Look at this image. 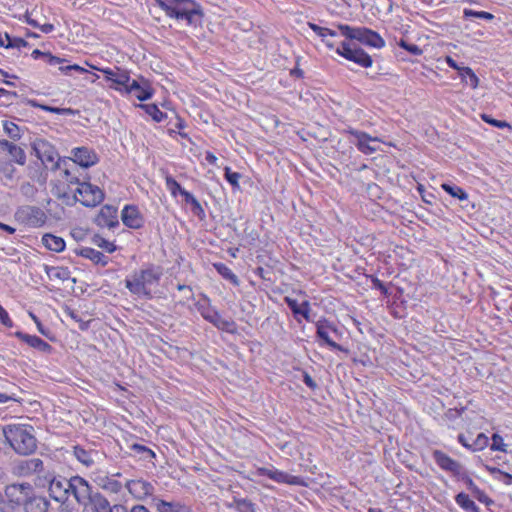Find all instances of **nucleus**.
Instances as JSON below:
<instances>
[{
    "instance_id": "obj_1",
    "label": "nucleus",
    "mask_w": 512,
    "mask_h": 512,
    "mask_svg": "<svg viewBox=\"0 0 512 512\" xmlns=\"http://www.w3.org/2000/svg\"><path fill=\"white\" fill-rule=\"evenodd\" d=\"M5 442L22 456L33 454L37 450V439L34 428L26 424H8L2 426Z\"/></svg>"
},
{
    "instance_id": "obj_2",
    "label": "nucleus",
    "mask_w": 512,
    "mask_h": 512,
    "mask_svg": "<svg viewBox=\"0 0 512 512\" xmlns=\"http://www.w3.org/2000/svg\"><path fill=\"white\" fill-rule=\"evenodd\" d=\"M162 276V269L153 264L147 265L138 271H134L125 279V287L134 295L152 298V287L159 284Z\"/></svg>"
},
{
    "instance_id": "obj_3",
    "label": "nucleus",
    "mask_w": 512,
    "mask_h": 512,
    "mask_svg": "<svg viewBox=\"0 0 512 512\" xmlns=\"http://www.w3.org/2000/svg\"><path fill=\"white\" fill-rule=\"evenodd\" d=\"M166 15L177 20H185L187 24L197 26L201 23L202 11L192 0H155Z\"/></svg>"
},
{
    "instance_id": "obj_4",
    "label": "nucleus",
    "mask_w": 512,
    "mask_h": 512,
    "mask_svg": "<svg viewBox=\"0 0 512 512\" xmlns=\"http://www.w3.org/2000/svg\"><path fill=\"white\" fill-rule=\"evenodd\" d=\"M14 217L20 224L29 228H40L43 227L48 217L45 211L33 205H23L17 208Z\"/></svg>"
},
{
    "instance_id": "obj_5",
    "label": "nucleus",
    "mask_w": 512,
    "mask_h": 512,
    "mask_svg": "<svg viewBox=\"0 0 512 512\" xmlns=\"http://www.w3.org/2000/svg\"><path fill=\"white\" fill-rule=\"evenodd\" d=\"M330 334H333L336 338H340L341 332L337 326L326 318H321L316 322V339L319 344L326 345L333 350L345 351V349L339 345Z\"/></svg>"
},
{
    "instance_id": "obj_6",
    "label": "nucleus",
    "mask_w": 512,
    "mask_h": 512,
    "mask_svg": "<svg viewBox=\"0 0 512 512\" xmlns=\"http://www.w3.org/2000/svg\"><path fill=\"white\" fill-rule=\"evenodd\" d=\"M335 52L363 68H369L373 64L372 57L366 51L346 41H342L340 45L336 47Z\"/></svg>"
},
{
    "instance_id": "obj_7",
    "label": "nucleus",
    "mask_w": 512,
    "mask_h": 512,
    "mask_svg": "<svg viewBox=\"0 0 512 512\" xmlns=\"http://www.w3.org/2000/svg\"><path fill=\"white\" fill-rule=\"evenodd\" d=\"M11 471L18 477H30L32 475H45L44 463L40 458H28L14 460Z\"/></svg>"
},
{
    "instance_id": "obj_8",
    "label": "nucleus",
    "mask_w": 512,
    "mask_h": 512,
    "mask_svg": "<svg viewBox=\"0 0 512 512\" xmlns=\"http://www.w3.org/2000/svg\"><path fill=\"white\" fill-rule=\"evenodd\" d=\"M36 156L41 160V162L48 166L51 164L52 170H57L61 168V160L60 158L56 160L58 157V153L55 147L44 139H37L32 146Z\"/></svg>"
},
{
    "instance_id": "obj_9",
    "label": "nucleus",
    "mask_w": 512,
    "mask_h": 512,
    "mask_svg": "<svg viewBox=\"0 0 512 512\" xmlns=\"http://www.w3.org/2000/svg\"><path fill=\"white\" fill-rule=\"evenodd\" d=\"M76 193H78L79 202L86 207L97 206L105 197L104 192L98 186L86 181L76 188Z\"/></svg>"
},
{
    "instance_id": "obj_10",
    "label": "nucleus",
    "mask_w": 512,
    "mask_h": 512,
    "mask_svg": "<svg viewBox=\"0 0 512 512\" xmlns=\"http://www.w3.org/2000/svg\"><path fill=\"white\" fill-rule=\"evenodd\" d=\"M34 488L30 483H14L5 487V497L13 506H23L30 499Z\"/></svg>"
},
{
    "instance_id": "obj_11",
    "label": "nucleus",
    "mask_w": 512,
    "mask_h": 512,
    "mask_svg": "<svg viewBox=\"0 0 512 512\" xmlns=\"http://www.w3.org/2000/svg\"><path fill=\"white\" fill-rule=\"evenodd\" d=\"M346 133L353 137V139H350V142L363 154L370 155L377 151V148L371 144L372 142H377V138L353 128H348Z\"/></svg>"
},
{
    "instance_id": "obj_12",
    "label": "nucleus",
    "mask_w": 512,
    "mask_h": 512,
    "mask_svg": "<svg viewBox=\"0 0 512 512\" xmlns=\"http://www.w3.org/2000/svg\"><path fill=\"white\" fill-rule=\"evenodd\" d=\"M71 155L72 157H69V160H72L82 168L92 167L99 162L97 153L92 148L86 146L73 148Z\"/></svg>"
},
{
    "instance_id": "obj_13",
    "label": "nucleus",
    "mask_w": 512,
    "mask_h": 512,
    "mask_svg": "<svg viewBox=\"0 0 512 512\" xmlns=\"http://www.w3.org/2000/svg\"><path fill=\"white\" fill-rule=\"evenodd\" d=\"M49 483V494L57 502L65 503L68 500L67 482L68 479L61 476L44 475Z\"/></svg>"
},
{
    "instance_id": "obj_14",
    "label": "nucleus",
    "mask_w": 512,
    "mask_h": 512,
    "mask_svg": "<svg viewBox=\"0 0 512 512\" xmlns=\"http://www.w3.org/2000/svg\"><path fill=\"white\" fill-rule=\"evenodd\" d=\"M432 458L440 469L449 472L453 477H456L464 468L460 462L454 460L441 450H434Z\"/></svg>"
},
{
    "instance_id": "obj_15",
    "label": "nucleus",
    "mask_w": 512,
    "mask_h": 512,
    "mask_svg": "<svg viewBox=\"0 0 512 512\" xmlns=\"http://www.w3.org/2000/svg\"><path fill=\"white\" fill-rule=\"evenodd\" d=\"M76 488L75 501L78 505L84 506L87 502L98 492L94 487L83 477L76 475Z\"/></svg>"
},
{
    "instance_id": "obj_16",
    "label": "nucleus",
    "mask_w": 512,
    "mask_h": 512,
    "mask_svg": "<svg viewBox=\"0 0 512 512\" xmlns=\"http://www.w3.org/2000/svg\"><path fill=\"white\" fill-rule=\"evenodd\" d=\"M356 41L377 49L385 46V40L380 36V34L367 27H358Z\"/></svg>"
},
{
    "instance_id": "obj_17",
    "label": "nucleus",
    "mask_w": 512,
    "mask_h": 512,
    "mask_svg": "<svg viewBox=\"0 0 512 512\" xmlns=\"http://www.w3.org/2000/svg\"><path fill=\"white\" fill-rule=\"evenodd\" d=\"M95 223L100 227L113 229L119 226L117 208L113 205H104L95 219Z\"/></svg>"
},
{
    "instance_id": "obj_18",
    "label": "nucleus",
    "mask_w": 512,
    "mask_h": 512,
    "mask_svg": "<svg viewBox=\"0 0 512 512\" xmlns=\"http://www.w3.org/2000/svg\"><path fill=\"white\" fill-rule=\"evenodd\" d=\"M126 488L129 493L137 499H144L147 496L152 495L154 492V486L143 479L127 481Z\"/></svg>"
},
{
    "instance_id": "obj_19",
    "label": "nucleus",
    "mask_w": 512,
    "mask_h": 512,
    "mask_svg": "<svg viewBox=\"0 0 512 512\" xmlns=\"http://www.w3.org/2000/svg\"><path fill=\"white\" fill-rule=\"evenodd\" d=\"M121 219L125 226L139 229L143 226V217L135 205H126L121 212Z\"/></svg>"
},
{
    "instance_id": "obj_20",
    "label": "nucleus",
    "mask_w": 512,
    "mask_h": 512,
    "mask_svg": "<svg viewBox=\"0 0 512 512\" xmlns=\"http://www.w3.org/2000/svg\"><path fill=\"white\" fill-rule=\"evenodd\" d=\"M106 79L120 86L119 90H124L126 92V88L130 85V75L126 70H122L119 67H116L115 70L106 68L101 70ZM118 89V87H115Z\"/></svg>"
},
{
    "instance_id": "obj_21",
    "label": "nucleus",
    "mask_w": 512,
    "mask_h": 512,
    "mask_svg": "<svg viewBox=\"0 0 512 512\" xmlns=\"http://www.w3.org/2000/svg\"><path fill=\"white\" fill-rule=\"evenodd\" d=\"M126 93H133L139 101H146L152 97L153 89L150 87L148 81L142 78V83L137 80H132L128 88H126Z\"/></svg>"
},
{
    "instance_id": "obj_22",
    "label": "nucleus",
    "mask_w": 512,
    "mask_h": 512,
    "mask_svg": "<svg viewBox=\"0 0 512 512\" xmlns=\"http://www.w3.org/2000/svg\"><path fill=\"white\" fill-rule=\"evenodd\" d=\"M73 455L76 459L86 467H92L100 458L99 451L95 449H85L80 445L73 446Z\"/></svg>"
},
{
    "instance_id": "obj_23",
    "label": "nucleus",
    "mask_w": 512,
    "mask_h": 512,
    "mask_svg": "<svg viewBox=\"0 0 512 512\" xmlns=\"http://www.w3.org/2000/svg\"><path fill=\"white\" fill-rule=\"evenodd\" d=\"M14 335L30 347L41 352L50 353L52 351V346L36 335H29L21 331L15 332Z\"/></svg>"
},
{
    "instance_id": "obj_24",
    "label": "nucleus",
    "mask_w": 512,
    "mask_h": 512,
    "mask_svg": "<svg viewBox=\"0 0 512 512\" xmlns=\"http://www.w3.org/2000/svg\"><path fill=\"white\" fill-rule=\"evenodd\" d=\"M0 148L2 150H6L10 155L12 161L19 165H24L26 163V153L23 148L16 145L13 142H10L6 139H0Z\"/></svg>"
},
{
    "instance_id": "obj_25",
    "label": "nucleus",
    "mask_w": 512,
    "mask_h": 512,
    "mask_svg": "<svg viewBox=\"0 0 512 512\" xmlns=\"http://www.w3.org/2000/svg\"><path fill=\"white\" fill-rule=\"evenodd\" d=\"M83 507L90 512H111L112 505L109 500L98 491Z\"/></svg>"
},
{
    "instance_id": "obj_26",
    "label": "nucleus",
    "mask_w": 512,
    "mask_h": 512,
    "mask_svg": "<svg viewBox=\"0 0 512 512\" xmlns=\"http://www.w3.org/2000/svg\"><path fill=\"white\" fill-rule=\"evenodd\" d=\"M75 254L89 259L94 264L101 265L102 267H105L109 262L108 256L90 247H81L79 249H75Z\"/></svg>"
},
{
    "instance_id": "obj_27",
    "label": "nucleus",
    "mask_w": 512,
    "mask_h": 512,
    "mask_svg": "<svg viewBox=\"0 0 512 512\" xmlns=\"http://www.w3.org/2000/svg\"><path fill=\"white\" fill-rule=\"evenodd\" d=\"M49 501L41 496L35 495L33 492L27 502L23 504L25 512H47L49 509Z\"/></svg>"
},
{
    "instance_id": "obj_28",
    "label": "nucleus",
    "mask_w": 512,
    "mask_h": 512,
    "mask_svg": "<svg viewBox=\"0 0 512 512\" xmlns=\"http://www.w3.org/2000/svg\"><path fill=\"white\" fill-rule=\"evenodd\" d=\"M231 501L226 500V507L234 508L237 512H256V505L248 498L231 495Z\"/></svg>"
},
{
    "instance_id": "obj_29",
    "label": "nucleus",
    "mask_w": 512,
    "mask_h": 512,
    "mask_svg": "<svg viewBox=\"0 0 512 512\" xmlns=\"http://www.w3.org/2000/svg\"><path fill=\"white\" fill-rule=\"evenodd\" d=\"M41 242L46 249L57 253L62 252L66 247V243L62 237L51 233L44 234Z\"/></svg>"
},
{
    "instance_id": "obj_30",
    "label": "nucleus",
    "mask_w": 512,
    "mask_h": 512,
    "mask_svg": "<svg viewBox=\"0 0 512 512\" xmlns=\"http://www.w3.org/2000/svg\"><path fill=\"white\" fill-rule=\"evenodd\" d=\"M271 480L277 483H284L289 485L302 486L304 485V481L300 476L290 475L284 471H280L278 469H274L271 474Z\"/></svg>"
},
{
    "instance_id": "obj_31",
    "label": "nucleus",
    "mask_w": 512,
    "mask_h": 512,
    "mask_svg": "<svg viewBox=\"0 0 512 512\" xmlns=\"http://www.w3.org/2000/svg\"><path fill=\"white\" fill-rule=\"evenodd\" d=\"M454 499L456 504L465 512H481L475 502L464 492L458 493Z\"/></svg>"
},
{
    "instance_id": "obj_32",
    "label": "nucleus",
    "mask_w": 512,
    "mask_h": 512,
    "mask_svg": "<svg viewBox=\"0 0 512 512\" xmlns=\"http://www.w3.org/2000/svg\"><path fill=\"white\" fill-rule=\"evenodd\" d=\"M240 180H243V183H249V178L244 176L241 173L233 172L229 167L226 166V182H228L233 191H241Z\"/></svg>"
},
{
    "instance_id": "obj_33",
    "label": "nucleus",
    "mask_w": 512,
    "mask_h": 512,
    "mask_svg": "<svg viewBox=\"0 0 512 512\" xmlns=\"http://www.w3.org/2000/svg\"><path fill=\"white\" fill-rule=\"evenodd\" d=\"M27 104L32 106V107L40 108V109H42L44 111L51 112V113H54V114H59V115H72V114H74V110L71 109V108L53 107V106L41 104V103H39V102H37L36 100H33V99H28L27 100Z\"/></svg>"
},
{
    "instance_id": "obj_34",
    "label": "nucleus",
    "mask_w": 512,
    "mask_h": 512,
    "mask_svg": "<svg viewBox=\"0 0 512 512\" xmlns=\"http://www.w3.org/2000/svg\"><path fill=\"white\" fill-rule=\"evenodd\" d=\"M157 510L159 512H190V508L179 502H167L161 500L157 503Z\"/></svg>"
},
{
    "instance_id": "obj_35",
    "label": "nucleus",
    "mask_w": 512,
    "mask_h": 512,
    "mask_svg": "<svg viewBox=\"0 0 512 512\" xmlns=\"http://www.w3.org/2000/svg\"><path fill=\"white\" fill-rule=\"evenodd\" d=\"M462 82L472 88H476L479 84V78L470 67H462L458 73Z\"/></svg>"
},
{
    "instance_id": "obj_36",
    "label": "nucleus",
    "mask_w": 512,
    "mask_h": 512,
    "mask_svg": "<svg viewBox=\"0 0 512 512\" xmlns=\"http://www.w3.org/2000/svg\"><path fill=\"white\" fill-rule=\"evenodd\" d=\"M442 189L448 193L450 196H452L453 198H457L459 199L460 201H464V200H467L468 199V194L467 192L457 186V185H454V184H450V183H443L441 185Z\"/></svg>"
},
{
    "instance_id": "obj_37",
    "label": "nucleus",
    "mask_w": 512,
    "mask_h": 512,
    "mask_svg": "<svg viewBox=\"0 0 512 512\" xmlns=\"http://www.w3.org/2000/svg\"><path fill=\"white\" fill-rule=\"evenodd\" d=\"M3 129H4V132L8 135V137L10 139H12L13 141H17V140L21 139V137L23 135V129L11 121H4Z\"/></svg>"
},
{
    "instance_id": "obj_38",
    "label": "nucleus",
    "mask_w": 512,
    "mask_h": 512,
    "mask_svg": "<svg viewBox=\"0 0 512 512\" xmlns=\"http://www.w3.org/2000/svg\"><path fill=\"white\" fill-rule=\"evenodd\" d=\"M463 18L464 19L478 18V19L485 20V21H492L495 18V16L490 12L476 11L473 9L465 8L463 10Z\"/></svg>"
},
{
    "instance_id": "obj_39",
    "label": "nucleus",
    "mask_w": 512,
    "mask_h": 512,
    "mask_svg": "<svg viewBox=\"0 0 512 512\" xmlns=\"http://www.w3.org/2000/svg\"><path fill=\"white\" fill-rule=\"evenodd\" d=\"M181 196L183 197L184 202L191 206V210L194 214L199 215L201 212H203L200 203L193 196V194L185 190L181 192Z\"/></svg>"
},
{
    "instance_id": "obj_40",
    "label": "nucleus",
    "mask_w": 512,
    "mask_h": 512,
    "mask_svg": "<svg viewBox=\"0 0 512 512\" xmlns=\"http://www.w3.org/2000/svg\"><path fill=\"white\" fill-rule=\"evenodd\" d=\"M141 107L144 108L145 112L156 122H161L166 118V113L162 112L155 104H146Z\"/></svg>"
},
{
    "instance_id": "obj_41",
    "label": "nucleus",
    "mask_w": 512,
    "mask_h": 512,
    "mask_svg": "<svg viewBox=\"0 0 512 512\" xmlns=\"http://www.w3.org/2000/svg\"><path fill=\"white\" fill-rule=\"evenodd\" d=\"M466 407L460 408H450L444 413V420L454 424L465 412ZM449 427L454 428V425H448Z\"/></svg>"
},
{
    "instance_id": "obj_42",
    "label": "nucleus",
    "mask_w": 512,
    "mask_h": 512,
    "mask_svg": "<svg viewBox=\"0 0 512 512\" xmlns=\"http://www.w3.org/2000/svg\"><path fill=\"white\" fill-rule=\"evenodd\" d=\"M455 478L458 481L463 482L466 485V488L471 492V494L478 488V486L469 476V473L465 468H463Z\"/></svg>"
},
{
    "instance_id": "obj_43",
    "label": "nucleus",
    "mask_w": 512,
    "mask_h": 512,
    "mask_svg": "<svg viewBox=\"0 0 512 512\" xmlns=\"http://www.w3.org/2000/svg\"><path fill=\"white\" fill-rule=\"evenodd\" d=\"M16 391L17 387L14 384H9L8 388L4 392H0V404L8 401L18 402L19 398L17 397Z\"/></svg>"
},
{
    "instance_id": "obj_44",
    "label": "nucleus",
    "mask_w": 512,
    "mask_h": 512,
    "mask_svg": "<svg viewBox=\"0 0 512 512\" xmlns=\"http://www.w3.org/2000/svg\"><path fill=\"white\" fill-rule=\"evenodd\" d=\"M489 438L485 433H479L474 441L471 443V451H481L489 446Z\"/></svg>"
},
{
    "instance_id": "obj_45",
    "label": "nucleus",
    "mask_w": 512,
    "mask_h": 512,
    "mask_svg": "<svg viewBox=\"0 0 512 512\" xmlns=\"http://www.w3.org/2000/svg\"><path fill=\"white\" fill-rule=\"evenodd\" d=\"M130 449L136 454L140 455L143 460H148L155 457V453L148 447L134 443L130 446Z\"/></svg>"
},
{
    "instance_id": "obj_46",
    "label": "nucleus",
    "mask_w": 512,
    "mask_h": 512,
    "mask_svg": "<svg viewBox=\"0 0 512 512\" xmlns=\"http://www.w3.org/2000/svg\"><path fill=\"white\" fill-rule=\"evenodd\" d=\"M480 117L485 123H487L493 127H496L499 129H504V128L511 129V125L507 121L495 119L490 114L482 113L480 115Z\"/></svg>"
},
{
    "instance_id": "obj_47",
    "label": "nucleus",
    "mask_w": 512,
    "mask_h": 512,
    "mask_svg": "<svg viewBox=\"0 0 512 512\" xmlns=\"http://www.w3.org/2000/svg\"><path fill=\"white\" fill-rule=\"evenodd\" d=\"M489 448L492 451H500L507 452V444L504 443L502 436L497 433H494L491 437V443H489Z\"/></svg>"
},
{
    "instance_id": "obj_48",
    "label": "nucleus",
    "mask_w": 512,
    "mask_h": 512,
    "mask_svg": "<svg viewBox=\"0 0 512 512\" xmlns=\"http://www.w3.org/2000/svg\"><path fill=\"white\" fill-rule=\"evenodd\" d=\"M92 241L96 246L108 253H113L116 250V245L113 242H110L99 235H95Z\"/></svg>"
},
{
    "instance_id": "obj_49",
    "label": "nucleus",
    "mask_w": 512,
    "mask_h": 512,
    "mask_svg": "<svg viewBox=\"0 0 512 512\" xmlns=\"http://www.w3.org/2000/svg\"><path fill=\"white\" fill-rule=\"evenodd\" d=\"M5 39L7 40L6 48H18L27 47L29 43L23 38L11 37L8 33H4Z\"/></svg>"
},
{
    "instance_id": "obj_50",
    "label": "nucleus",
    "mask_w": 512,
    "mask_h": 512,
    "mask_svg": "<svg viewBox=\"0 0 512 512\" xmlns=\"http://www.w3.org/2000/svg\"><path fill=\"white\" fill-rule=\"evenodd\" d=\"M65 314L69 317H71L74 321H76L78 324H79V328L83 331L87 330L89 328V324H90V320L89 321H85L83 320L77 311L71 309V308H66L65 309Z\"/></svg>"
},
{
    "instance_id": "obj_51",
    "label": "nucleus",
    "mask_w": 512,
    "mask_h": 512,
    "mask_svg": "<svg viewBox=\"0 0 512 512\" xmlns=\"http://www.w3.org/2000/svg\"><path fill=\"white\" fill-rule=\"evenodd\" d=\"M338 30L340 34L343 35L346 39L356 40L358 27H353L347 24H339Z\"/></svg>"
},
{
    "instance_id": "obj_52",
    "label": "nucleus",
    "mask_w": 512,
    "mask_h": 512,
    "mask_svg": "<svg viewBox=\"0 0 512 512\" xmlns=\"http://www.w3.org/2000/svg\"><path fill=\"white\" fill-rule=\"evenodd\" d=\"M308 25L313 32H315L319 37H321L322 41L329 49H333L335 47L334 42H328V39H325L326 27H321L315 23H308Z\"/></svg>"
},
{
    "instance_id": "obj_53",
    "label": "nucleus",
    "mask_w": 512,
    "mask_h": 512,
    "mask_svg": "<svg viewBox=\"0 0 512 512\" xmlns=\"http://www.w3.org/2000/svg\"><path fill=\"white\" fill-rule=\"evenodd\" d=\"M166 185L171 194L174 196H176L177 193L181 195V192L185 191V189L182 188L181 185L172 176L166 177Z\"/></svg>"
},
{
    "instance_id": "obj_54",
    "label": "nucleus",
    "mask_w": 512,
    "mask_h": 512,
    "mask_svg": "<svg viewBox=\"0 0 512 512\" xmlns=\"http://www.w3.org/2000/svg\"><path fill=\"white\" fill-rule=\"evenodd\" d=\"M472 496L486 506L494 504V501L479 487L472 493Z\"/></svg>"
},
{
    "instance_id": "obj_55",
    "label": "nucleus",
    "mask_w": 512,
    "mask_h": 512,
    "mask_svg": "<svg viewBox=\"0 0 512 512\" xmlns=\"http://www.w3.org/2000/svg\"><path fill=\"white\" fill-rule=\"evenodd\" d=\"M284 302L286 303V305L291 310V312H292L293 316L295 317V319L298 322H300V319L298 318L299 317L300 304L297 302V300L293 299L291 297L286 296L284 298Z\"/></svg>"
},
{
    "instance_id": "obj_56",
    "label": "nucleus",
    "mask_w": 512,
    "mask_h": 512,
    "mask_svg": "<svg viewBox=\"0 0 512 512\" xmlns=\"http://www.w3.org/2000/svg\"><path fill=\"white\" fill-rule=\"evenodd\" d=\"M370 279L372 283V288L379 290L381 294L386 297L389 296V291L383 281H381L378 277L374 275H371Z\"/></svg>"
},
{
    "instance_id": "obj_57",
    "label": "nucleus",
    "mask_w": 512,
    "mask_h": 512,
    "mask_svg": "<svg viewBox=\"0 0 512 512\" xmlns=\"http://www.w3.org/2000/svg\"><path fill=\"white\" fill-rule=\"evenodd\" d=\"M204 317L219 329L224 330V320L222 319L221 315L218 314L217 312H213V314H204Z\"/></svg>"
},
{
    "instance_id": "obj_58",
    "label": "nucleus",
    "mask_w": 512,
    "mask_h": 512,
    "mask_svg": "<svg viewBox=\"0 0 512 512\" xmlns=\"http://www.w3.org/2000/svg\"><path fill=\"white\" fill-rule=\"evenodd\" d=\"M299 316L303 317L307 322H312L310 318V303L309 301H303L300 304Z\"/></svg>"
},
{
    "instance_id": "obj_59",
    "label": "nucleus",
    "mask_w": 512,
    "mask_h": 512,
    "mask_svg": "<svg viewBox=\"0 0 512 512\" xmlns=\"http://www.w3.org/2000/svg\"><path fill=\"white\" fill-rule=\"evenodd\" d=\"M103 488L112 493H119L121 491L122 485L117 480H108L107 483L103 485Z\"/></svg>"
},
{
    "instance_id": "obj_60",
    "label": "nucleus",
    "mask_w": 512,
    "mask_h": 512,
    "mask_svg": "<svg viewBox=\"0 0 512 512\" xmlns=\"http://www.w3.org/2000/svg\"><path fill=\"white\" fill-rule=\"evenodd\" d=\"M254 273L258 275L261 279L272 282L273 272L271 270L265 269L263 267H257Z\"/></svg>"
},
{
    "instance_id": "obj_61",
    "label": "nucleus",
    "mask_w": 512,
    "mask_h": 512,
    "mask_svg": "<svg viewBox=\"0 0 512 512\" xmlns=\"http://www.w3.org/2000/svg\"><path fill=\"white\" fill-rule=\"evenodd\" d=\"M58 197L60 199H63V201L67 205H73L79 201L78 193H76V192L73 195H70L68 192H63L62 194H59Z\"/></svg>"
},
{
    "instance_id": "obj_62",
    "label": "nucleus",
    "mask_w": 512,
    "mask_h": 512,
    "mask_svg": "<svg viewBox=\"0 0 512 512\" xmlns=\"http://www.w3.org/2000/svg\"><path fill=\"white\" fill-rule=\"evenodd\" d=\"M0 322L7 328L13 327V321L10 319L8 312L0 305Z\"/></svg>"
},
{
    "instance_id": "obj_63",
    "label": "nucleus",
    "mask_w": 512,
    "mask_h": 512,
    "mask_svg": "<svg viewBox=\"0 0 512 512\" xmlns=\"http://www.w3.org/2000/svg\"><path fill=\"white\" fill-rule=\"evenodd\" d=\"M417 190H418L422 200L425 203H427V204H431L432 203L431 198H434V195L431 194V193H427L426 190H425V187L422 184H418Z\"/></svg>"
},
{
    "instance_id": "obj_64",
    "label": "nucleus",
    "mask_w": 512,
    "mask_h": 512,
    "mask_svg": "<svg viewBox=\"0 0 512 512\" xmlns=\"http://www.w3.org/2000/svg\"><path fill=\"white\" fill-rule=\"evenodd\" d=\"M46 63H48L49 65L51 66H55V65H60V64H63L65 62H67L66 59L64 58H60V57H57V56H54L52 55L50 52L48 53V55H46V60H45Z\"/></svg>"
}]
</instances>
